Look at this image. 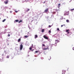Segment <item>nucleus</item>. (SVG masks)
<instances>
[{
	"label": "nucleus",
	"mask_w": 74,
	"mask_h": 74,
	"mask_svg": "<svg viewBox=\"0 0 74 74\" xmlns=\"http://www.w3.org/2000/svg\"><path fill=\"white\" fill-rule=\"evenodd\" d=\"M65 73H66V71L64 70H62V74H65Z\"/></svg>",
	"instance_id": "obj_7"
},
{
	"label": "nucleus",
	"mask_w": 74,
	"mask_h": 74,
	"mask_svg": "<svg viewBox=\"0 0 74 74\" xmlns=\"http://www.w3.org/2000/svg\"><path fill=\"white\" fill-rule=\"evenodd\" d=\"M73 50H74V47H73Z\"/></svg>",
	"instance_id": "obj_31"
},
{
	"label": "nucleus",
	"mask_w": 74,
	"mask_h": 74,
	"mask_svg": "<svg viewBox=\"0 0 74 74\" xmlns=\"http://www.w3.org/2000/svg\"><path fill=\"white\" fill-rule=\"evenodd\" d=\"M42 47H45V45L44 44H42Z\"/></svg>",
	"instance_id": "obj_18"
},
{
	"label": "nucleus",
	"mask_w": 74,
	"mask_h": 74,
	"mask_svg": "<svg viewBox=\"0 0 74 74\" xmlns=\"http://www.w3.org/2000/svg\"><path fill=\"white\" fill-rule=\"evenodd\" d=\"M63 25L64 26H65V25Z\"/></svg>",
	"instance_id": "obj_33"
},
{
	"label": "nucleus",
	"mask_w": 74,
	"mask_h": 74,
	"mask_svg": "<svg viewBox=\"0 0 74 74\" xmlns=\"http://www.w3.org/2000/svg\"><path fill=\"white\" fill-rule=\"evenodd\" d=\"M38 37V36H37V35H36L35 36V38H37Z\"/></svg>",
	"instance_id": "obj_9"
},
{
	"label": "nucleus",
	"mask_w": 74,
	"mask_h": 74,
	"mask_svg": "<svg viewBox=\"0 0 74 74\" xmlns=\"http://www.w3.org/2000/svg\"><path fill=\"white\" fill-rule=\"evenodd\" d=\"M32 49V47H30L29 49L30 50H31Z\"/></svg>",
	"instance_id": "obj_23"
},
{
	"label": "nucleus",
	"mask_w": 74,
	"mask_h": 74,
	"mask_svg": "<svg viewBox=\"0 0 74 74\" xmlns=\"http://www.w3.org/2000/svg\"><path fill=\"white\" fill-rule=\"evenodd\" d=\"M8 37H10V35L9 34H8Z\"/></svg>",
	"instance_id": "obj_25"
},
{
	"label": "nucleus",
	"mask_w": 74,
	"mask_h": 74,
	"mask_svg": "<svg viewBox=\"0 0 74 74\" xmlns=\"http://www.w3.org/2000/svg\"><path fill=\"white\" fill-rule=\"evenodd\" d=\"M21 38L19 39L18 40V42H20V41H21Z\"/></svg>",
	"instance_id": "obj_8"
},
{
	"label": "nucleus",
	"mask_w": 74,
	"mask_h": 74,
	"mask_svg": "<svg viewBox=\"0 0 74 74\" xmlns=\"http://www.w3.org/2000/svg\"><path fill=\"white\" fill-rule=\"evenodd\" d=\"M57 30H58V31H59V28H57Z\"/></svg>",
	"instance_id": "obj_22"
},
{
	"label": "nucleus",
	"mask_w": 74,
	"mask_h": 74,
	"mask_svg": "<svg viewBox=\"0 0 74 74\" xmlns=\"http://www.w3.org/2000/svg\"><path fill=\"white\" fill-rule=\"evenodd\" d=\"M71 33V34H72V33H71V32H70Z\"/></svg>",
	"instance_id": "obj_34"
},
{
	"label": "nucleus",
	"mask_w": 74,
	"mask_h": 74,
	"mask_svg": "<svg viewBox=\"0 0 74 74\" xmlns=\"http://www.w3.org/2000/svg\"><path fill=\"white\" fill-rule=\"evenodd\" d=\"M55 41L57 43V42H59V40H55Z\"/></svg>",
	"instance_id": "obj_10"
},
{
	"label": "nucleus",
	"mask_w": 74,
	"mask_h": 74,
	"mask_svg": "<svg viewBox=\"0 0 74 74\" xmlns=\"http://www.w3.org/2000/svg\"><path fill=\"white\" fill-rule=\"evenodd\" d=\"M49 33H51V30L49 31Z\"/></svg>",
	"instance_id": "obj_24"
},
{
	"label": "nucleus",
	"mask_w": 74,
	"mask_h": 74,
	"mask_svg": "<svg viewBox=\"0 0 74 74\" xmlns=\"http://www.w3.org/2000/svg\"><path fill=\"white\" fill-rule=\"evenodd\" d=\"M42 33H44V29H43L42 31Z\"/></svg>",
	"instance_id": "obj_12"
},
{
	"label": "nucleus",
	"mask_w": 74,
	"mask_h": 74,
	"mask_svg": "<svg viewBox=\"0 0 74 74\" xmlns=\"http://www.w3.org/2000/svg\"><path fill=\"white\" fill-rule=\"evenodd\" d=\"M8 33H10V32H8Z\"/></svg>",
	"instance_id": "obj_32"
},
{
	"label": "nucleus",
	"mask_w": 74,
	"mask_h": 74,
	"mask_svg": "<svg viewBox=\"0 0 74 74\" xmlns=\"http://www.w3.org/2000/svg\"><path fill=\"white\" fill-rule=\"evenodd\" d=\"M15 22H19V20H15Z\"/></svg>",
	"instance_id": "obj_13"
},
{
	"label": "nucleus",
	"mask_w": 74,
	"mask_h": 74,
	"mask_svg": "<svg viewBox=\"0 0 74 74\" xmlns=\"http://www.w3.org/2000/svg\"><path fill=\"white\" fill-rule=\"evenodd\" d=\"M60 3H59L58 5V7H60Z\"/></svg>",
	"instance_id": "obj_15"
},
{
	"label": "nucleus",
	"mask_w": 74,
	"mask_h": 74,
	"mask_svg": "<svg viewBox=\"0 0 74 74\" xmlns=\"http://www.w3.org/2000/svg\"><path fill=\"white\" fill-rule=\"evenodd\" d=\"M45 1H44V2H43V4H45Z\"/></svg>",
	"instance_id": "obj_29"
},
{
	"label": "nucleus",
	"mask_w": 74,
	"mask_h": 74,
	"mask_svg": "<svg viewBox=\"0 0 74 74\" xmlns=\"http://www.w3.org/2000/svg\"><path fill=\"white\" fill-rule=\"evenodd\" d=\"M7 58H9V56H8L7 57Z\"/></svg>",
	"instance_id": "obj_27"
},
{
	"label": "nucleus",
	"mask_w": 74,
	"mask_h": 74,
	"mask_svg": "<svg viewBox=\"0 0 74 74\" xmlns=\"http://www.w3.org/2000/svg\"><path fill=\"white\" fill-rule=\"evenodd\" d=\"M21 22H22V20H20L19 22V23H21Z\"/></svg>",
	"instance_id": "obj_17"
},
{
	"label": "nucleus",
	"mask_w": 74,
	"mask_h": 74,
	"mask_svg": "<svg viewBox=\"0 0 74 74\" xmlns=\"http://www.w3.org/2000/svg\"><path fill=\"white\" fill-rule=\"evenodd\" d=\"M29 10H30V9H28L27 10V11H29Z\"/></svg>",
	"instance_id": "obj_20"
},
{
	"label": "nucleus",
	"mask_w": 74,
	"mask_h": 74,
	"mask_svg": "<svg viewBox=\"0 0 74 74\" xmlns=\"http://www.w3.org/2000/svg\"><path fill=\"white\" fill-rule=\"evenodd\" d=\"M49 27H51V25H49Z\"/></svg>",
	"instance_id": "obj_28"
},
{
	"label": "nucleus",
	"mask_w": 74,
	"mask_h": 74,
	"mask_svg": "<svg viewBox=\"0 0 74 74\" xmlns=\"http://www.w3.org/2000/svg\"><path fill=\"white\" fill-rule=\"evenodd\" d=\"M74 8L73 9H71V11H74Z\"/></svg>",
	"instance_id": "obj_19"
},
{
	"label": "nucleus",
	"mask_w": 74,
	"mask_h": 74,
	"mask_svg": "<svg viewBox=\"0 0 74 74\" xmlns=\"http://www.w3.org/2000/svg\"><path fill=\"white\" fill-rule=\"evenodd\" d=\"M48 8H47V9H46L45 10V12H47L48 11Z\"/></svg>",
	"instance_id": "obj_3"
},
{
	"label": "nucleus",
	"mask_w": 74,
	"mask_h": 74,
	"mask_svg": "<svg viewBox=\"0 0 74 74\" xmlns=\"http://www.w3.org/2000/svg\"><path fill=\"white\" fill-rule=\"evenodd\" d=\"M38 52V51H35V53H37Z\"/></svg>",
	"instance_id": "obj_21"
},
{
	"label": "nucleus",
	"mask_w": 74,
	"mask_h": 74,
	"mask_svg": "<svg viewBox=\"0 0 74 74\" xmlns=\"http://www.w3.org/2000/svg\"><path fill=\"white\" fill-rule=\"evenodd\" d=\"M1 19V18H0V19Z\"/></svg>",
	"instance_id": "obj_35"
},
{
	"label": "nucleus",
	"mask_w": 74,
	"mask_h": 74,
	"mask_svg": "<svg viewBox=\"0 0 74 74\" xmlns=\"http://www.w3.org/2000/svg\"><path fill=\"white\" fill-rule=\"evenodd\" d=\"M63 25H61V27H63Z\"/></svg>",
	"instance_id": "obj_30"
},
{
	"label": "nucleus",
	"mask_w": 74,
	"mask_h": 74,
	"mask_svg": "<svg viewBox=\"0 0 74 74\" xmlns=\"http://www.w3.org/2000/svg\"><path fill=\"white\" fill-rule=\"evenodd\" d=\"M66 22H67L68 23H69V20H66Z\"/></svg>",
	"instance_id": "obj_14"
},
{
	"label": "nucleus",
	"mask_w": 74,
	"mask_h": 74,
	"mask_svg": "<svg viewBox=\"0 0 74 74\" xmlns=\"http://www.w3.org/2000/svg\"><path fill=\"white\" fill-rule=\"evenodd\" d=\"M20 50H22V48H23V45L22 44H21L20 45Z\"/></svg>",
	"instance_id": "obj_1"
},
{
	"label": "nucleus",
	"mask_w": 74,
	"mask_h": 74,
	"mask_svg": "<svg viewBox=\"0 0 74 74\" xmlns=\"http://www.w3.org/2000/svg\"><path fill=\"white\" fill-rule=\"evenodd\" d=\"M8 0H6V1H5L4 2L5 3V4H8Z\"/></svg>",
	"instance_id": "obj_5"
},
{
	"label": "nucleus",
	"mask_w": 74,
	"mask_h": 74,
	"mask_svg": "<svg viewBox=\"0 0 74 74\" xmlns=\"http://www.w3.org/2000/svg\"><path fill=\"white\" fill-rule=\"evenodd\" d=\"M25 37V38H27V37H29V36H24Z\"/></svg>",
	"instance_id": "obj_11"
},
{
	"label": "nucleus",
	"mask_w": 74,
	"mask_h": 74,
	"mask_svg": "<svg viewBox=\"0 0 74 74\" xmlns=\"http://www.w3.org/2000/svg\"><path fill=\"white\" fill-rule=\"evenodd\" d=\"M15 12H16V13H17V12H18V11H15Z\"/></svg>",
	"instance_id": "obj_26"
},
{
	"label": "nucleus",
	"mask_w": 74,
	"mask_h": 74,
	"mask_svg": "<svg viewBox=\"0 0 74 74\" xmlns=\"http://www.w3.org/2000/svg\"><path fill=\"white\" fill-rule=\"evenodd\" d=\"M66 32H67V34H69L70 32H69V29L66 30Z\"/></svg>",
	"instance_id": "obj_2"
},
{
	"label": "nucleus",
	"mask_w": 74,
	"mask_h": 74,
	"mask_svg": "<svg viewBox=\"0 0 74 74\" xmlns=\"http://www.w3.org/2000/svg\"><path fill=\"white\" fill-rule=\"evenodd\" d=\"M6 20V19H4L2 21V22H5V21Z\"/></svg>",
	"instance_id": "obj_16"
},
{
	"label": "nucleus",
	"mask_w": 74,
	"mask_h": 74,
	"mask_svg": "<svg viewBox=\"0 0 74 74\" xmlns=\"http://www.w3.org/2000/svg\"><path fill=\"white\" fill-rule=\"evenodd\" d=\"M43 37L45 39H47V40L48 39V38L47 36H44Z\"/></svg>",
	"instance_id": "obj_4"
},
{
	"label": "nucleus",
	"mask_w": 74,
	"mask_h": 74,
	"mask_svg": "<svg viewBox=\"0 0 74 74\" xmlns=\"http://www.w3.org/2000/svg\"><path fill=\"white\" fill-rule=\"evenodd\" d=\"M47 49H49V48H48V47L47 48H44L43 49V50H47Z\"/></svg>",
	"instance_id": "obj_6"
}]
</instances>
